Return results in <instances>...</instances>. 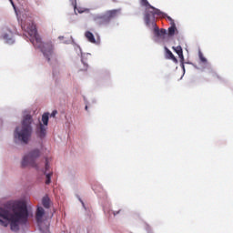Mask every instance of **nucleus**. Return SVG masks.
<instances>
[{
	"label": "nucleus",
	"instance_id": "obj_19",
	"mask_svg": "<svg viewBox=\"0 0 233 233\" xmlns=\"http://www.w3.org/2000/svg\"><path fill=\"white\" fill-rule=\"evenodd\" d=\"M42 205H43L44 208H50V198L44 197L42 198Z\"/></svg>",
	"mask_w": 233,
	"mask_h": 233
},
{
	"label": "nucleus",
	"instance_id": "obj_3",
	"mask_svg": "<svg viewBox=\"0 0 233 233\" xmlns=\"http://www.w3.org/2000/svg\"><path fill=\"white\" fill-rule=\"evenodd\" d=\"M34 134V116L30 111H24L21 125L13 132V140L15 145H28L30 137Z\"/></svg>",
	"mask_w": 233,
	"mask_h": 233
},
{
	"label": "nucleus",
	"instance_id": "obj_28",
	"mask_svg": "<svg viewBox=\"0 0 233 233\" xmlns=\"http://www.w3.org/2000/svg\"><path fill=\"white\" fill-rule=\"evenodd\" d=\"M180 63H181L180 66H181V68H182V70L184 72V75H185V62H180Z\"/></svg>",
	"mask_w": 233,
	"mask_h": 233
},
{
	"label": "nucleus",
	"instance_id": "obj_20",
	"mask_svg": "<svg viewBox=\"0 0 233 233\" xmlns=\"http://www.w3.org/2000/svg\"><path fill=\"white\" fill-rule=\"evenodd\" d=\"M77 199L80 201V203L82 204L83 208L86 210V216H88V218H91L92 217V212H90V210L86 208V206L85 205V202H83V200L81 199V198H79V196H77Z\"/></svg>",
	"mask_w": 233,
	"mask_h": 233
},
{
	"label": "nucleus",
	"instance_id": "obj_22",
	"mask_svg": "<svg viewBox=\"0 0 233 233\" xmlns=\"http://www.w3.org/2000/svg\"><path fill=\"white\" fill-rule=\"evenodd\" d=\"M50 170V162L48 161V158H46V163H45V168L43 169V172L48 173Z\"/></svg>",
	"mask_w": 233,
	"mask_h": 233
},
{
	"label": "nucleus",
	"instance_id": "obj_7",
	"mask_svg": "<svg viewBox=\"0 0 233 233\" xmlns=\"http://www.w3.org/2000/svg\"><path fill=\"white\" fill-rule=\"evenodd\" d=\"M45 216V208L43 207H38L35 213V219L37 222L38 228L42 233L48 232V222L43 221V218Z\"/></svg>",
	"mask_w": 233,
	"mask_h": 233
},
{
	"label": "nucleus",
	"instance_id": "obj_26",
	"mask_svg": "<svg viewBox=\"0 0 233 233\" xmlns=\"http://www.w3.org/2000/svg\"><path fill=\"white\" fill-rule=\"evenodd\" d=\"M72 39H74V37L71 36L70 40H65L63 43L64 45H72Z\"/></svg>",
	"mask_w": 233,
	"mask_h": 233
},
{
	"label": "nucleus",
	"instance_id": "obj_14",
	"mask_svg": "<svg viewBox=\"0 0 233 233\" xmlns=\"http://www.w3.org/2000/svg\"><path fill=\"white\" fill-rule=\"evenodd\" d=\"M165 50H166V54H167V58L171 59V61H173L175 63H177V58H176V56H174L172 51H170V49H168L167 47H165Z\"/></svg>",
	"mask_w": 233,
	"mask_h": 233
},
{
	"label": "nucleus",
	"instance_id": "obj_4",
	"mask_svg": "<svg viewBox=\"0 0 233 233\" xmlns=\"http://www.w3.org/2000/svg\"><path fill=\"white\" fill-rule=\"evenodd\" d=\"M41 149L38 147H35L30 149L27 153H25L21 160L22 168H26V167H32L36 170H39V166L37 165V159L41 157Z\"/></svg>",
	"mask_w": 233,
	"mask_h": 233
},
{
	"label": "nucleus",
	"instance_id": "obj_13",
	"mask_svg": "<svg viewBox=\"0 0 233 233\" xmlns=\"http://www.w3.org/2000/svg\"><path fill=\"white\" fill-rule=\"evenodd\" d=\"M85 37L87 39L89 43H92L93 45H96V36H94V34L90 31H86L85 33Z\"/></svg>",
	"mask_w": 233,
	"mask_h": 233
},
{
	"label": "nucleus",
	"instance_id": "obj_32",
	"mask_svg": "<svg viewBox=\"0 0 233 233\" xmlns=\"http://www.w3.org/2000/svg\"><path fill=\"white\" fill-rule=\"evenodd\" d=\"M10 1V3H11V5H12V6L15 8V5H14V1L13 0H9Z\"/></svg>",
	"mask_w": 233,
	"mask_h": 233
},
{
	"label": "nucleus",
	"instance_id": "obj_25",
	"mask_svg": "<svg viewBox=\"0 0 233 233\" xmlns=\"http://www.w3.org/2000/svg\"><path fill=\"white\" fill-rule=\"evenodd\" d=\"M178 57L180 59V63L185 62V56H183V51L178 54Z\"/></svg>",
	"mask_w": 233,
	"mask_h": 233
},
{
	"label": "nucleus",
	"instance_id": "obj_23",
	"mask_svg": "<svg viewBox=\"0 0 233 233\" xmlns=\"http://www.w3.org/2000/svg\"><path fill=\"white\" fill-rule=\"evenodd\" d=\"M173 50L178 56V54H181L183 52V47H181V46H173Z\"/></svg>",
	"mask_w": 233,
	"mask_h": 233
},
{
	"label": "nucleus",
	"instance_id": "obj_17",
	"mask_svg": "<svg viewBox=\"0 0 233 233\" xmlns=\"http://www.w3.org/2000/svg\"><path fill=\"white\" fill-rule=\"evenodd\" d=\"M176 30H177L176 24H171V26L168 27L167 34L169 35V37H172V35L176 34Z\"/></svg>",
	"mask_w": 233,
	"mask_h": 233
},
{
	"label": "nucleus",
	"instance_id": "obj_24",
	"mask_svg": "<svg viewBox=\"0 0 233 233\" xmlns=\"http://www.w3.org/2000/svg\"><path fill=\"white\" fill-rule=\"evenodd\" d=\"M198 57L201 61V65H203L205 63H208V61L205 58V56H203V53L199 52L198 53Z\"/></svg>",
	"mask_w": 233,
	"mask_h": 233
},
{
	"label": "nucleus",
	"instance_id": "obj_9",
	"mask_svg": "<svg viewBox=\"0 0 233 233\" xmlns=\"http://www.w3.org/2000/svg\"><path fill=\"white\" fill-rule=\"evenodd\" d=\"M72 45L74 46L75 51L76 52L77 56H80L81 57V63L84 65V68L82 70H87L88 68V63H86V57L90 56L89 53H83V50L81 49V46L76 43V40L72 38Z\"/></svg>",
	"mask_w": 233,
	"mask_h": 233
},
{
	"label": "nucleus",
	"instance_id": "obj_8",
	"mask_svg": "<svg viewBox=\"0 0 233 233\" xmlns=\"http://www.w3.org/2000/svg\"><path fill=\"white\" fill-rule=\"evenodd\" d=\"M0 39L6 43V45H14L15 38L14 37V32L8 27L4 25L0 30Z\"/></svg>",
	"mask_w": 233,
	"mask_h": 233
},
{
	"label": "nucleus",
	"instance_id": "obj_1",
	"mask_svg": "<svg viewBox=\"0 0 233 233\" xmlns=\"http://www.w3.org/2000/svg\"><path fill=\"white\" fill-rule=\"evenodd\" d=\"M21 28L24 31V35L32 43L35 48H37L42 52L44 57L52 65V63H56L57 61V57L56 56V53H54V45L49 43H43L41 41V37L37 35V29L35 28V25H34V21L32 17H27L21 19Z\"/></svg>",
	"mask_w": 233,
	"mask_h": 233
},
{
	"label": "nucleus",
	"instance_id": "obj_31",
	"mask_svg": "<svg viewBox=\"0 0 233 233\" xmlns=\"http://www.w3.org/2000/svg\"><path fill=\"white\" fill-rule=\"evenodd\" d=\"M120 212H121V209H119L118 211H113V215L117 216V214H119Z\"/></svg>",
	"mask_w": 233,
	"mask_h": 233
},
{
	"label": "nucleus",
	"instance_id": "obj_15",
	"mask_svg": "<svg viewBox=\"0 0 233 233\" xmlns=\"http://www.w3.org/2000/svg\"><path fill=\"white\" fill-rule=\"evenodd\" d=\"M202 72H205L208 70V72H214V69H212V65L210 63L206 62L205 64H200Z\"/></svg>",
	"mask_w": 233,
	"mask_h": 233
},
{
	"label": "nucleus",
	"instance_id": "obj_27",
	"mask_svg": "<svg viewBox=\"0 0 233 233\" xmlns=\"http://www.w3.org/2000/svg\"><path fill=\"white\" fill-rule=\"evenodd\" d=\"M56 116H57V110H54L51 115L50 117H56Z\"/></svg>",
	"mask_w": 233,
	"mask_h": 233
},
{
	"label": "nucleus",
	"instance_id": "obj_16",
	"mask_svg": "<svg viewBox=\"0 0 233 233\" xmlns=\"http://www.w3.org/2000/svg\"><path fill=\"white\" fill-rule=\"evenodd\" d=\"M50 119V114L48 113H44L42 115V123L44 127H48V121Z\"/></svg>",
	"mask_w": 233,
	"mask_h": 233
},
{
	"label": "nucleus",
	"instance_id": "obj_2",
	"mask_svg": "<svg viewBox=\"0 0 233 233\" xmlns=\"http://www.w3.org/2000/svg\"><path fill=\"white\" fill-rule=\"evenodd\" d=\"M0 226L8 227L13 232H18L19 225L26 227L28 225V218L30 211L28 206L25 202L19 203L16 206H12L11 209L0 208Z\"/></svg>",
	"mask_w": 233,
	"mask_h": 233
},
{
	"label": "nucleus",
	"instance_id": "obj_21",
	"mask_svg": "<svg viewBox=\"0 0 233 233\" xmlns=\"http://www.w3.org/2000/svg\"><path fill=\"white\" fill-rule=\"evenodd\" d=\"M158 17H167V20H169L170 25H176V23L174 22V19H172V17L168 16V15L165 14L162 12L161 15H157Z\"/></svg>",
	"mask_w": 233,
	"mask_h": 233
},
{
	"label": "nucleus",
	"instance_id": "obj_6",
	"mask_svg": "<svg viewBox=\"0 0 233 233\" xmlns=\"http://www.w3.org/2000/svg\"><path fill=\"white\" fill-rule=\"evenodd\" d=\"M119 10H110L103 14H96L93 15V21L96 23L98 26H105L112 21V18L116 17L117 15V13Z\"/></svg>",
	"mask_w": 233,
	"mask_h": 233
},
{
	"label": "nucleus",
	"instance_id": "obj_12",
	"mask_svg": "<svg viewBox=\"0 0 233 233\" xmlns=\"http://www.w3.org/2000/svg\"><path fill=\"white\" fill-rule=\"evenodd\" d=\"M72 5L74 6L75 14H84V12H88V9L85 7H77V2L76 0H72L71 2Z\"/></svg>",
	"mask_w": 233,
	"mask_h": 233
},
{
	"label": "nucleus",
	"instance_id": "obj_30",
	"mask_svg": "<svg viewBox=\"0 0 233 233\" xmlns=\"http://www.w3.org/2000/svg\"><path fill=\"white\" fill-rule=\"evenodd\" d=\"M103 210H104L105 214H106V212H108V208H106V206L103 207Z\"/></svg>",
	"mask_w": 233,
	"mask_h": 233
},
{
	"label": "nucleus",
	"instance_id": "obj_29",
	"mask_svg": "<svg viewBox=\"0 0 233 233\" xmlns=\"http://www.w3.org/2000/svg\"><path fill=\"white\" fill-rule=\"evenodd\" d=\"M67 127H70V125H72V119H67L66 123Z\"/></svg>",
	"mask_w": 233,
	"mask_h": 233
},
{
	"label": "nucleus",
	"instance_id": "obj_18",
	"mask_svg": "<svg viewBox=\"0 0 233 233\" xmlns=\"http://www.w3.org/2000/svg\"><path fill=\"white\" fill-rule=\"evenodd\" d=\"M46 176V185H50L52 183V176L54 175V172L49 171L48 173H44Z\"/></svg>",
	"mask_w": 233,
	"mask_h": 233
},
{
	"label": "nucleus",
	"instance_id": "obj_11",
	"mask_svg": "<svg viewBox=\"0 0 233 233\" xmlns=\"http://www.w3.org/2000/svg\"><path fill=\"white\" fill-rule=\"evenodd\" d=\"M46 128L47 127L41 122L36 126L35 134L38 139H44L46 137Z\"/></svg>",
	"mask_w": 233,
	"mask_h": 233
},
{
	"label": "nucleus",
	"instance_id": "obj_34",
	"mask_svg": "<svg viewBox=\"0 0 233 233\" xmlns=\"http://www.w3.org/2000/svg\"><path fill=\"white\" fill-rule=\"evenodd\" d=\"M85 108H86V110H88V105H86Z\"/></svg>",
	"mask_w": 233,
	"mask_h": 233
},
{
	"label": "nucleus",
	"instance_id": "obj_33",
	"mask_svg": "<svg viewBox=\"0 0 233 233\" xmlns=\"http://www.w3.org/2000/svg\"><path fill=\"white\" fill-rule=\"evenodd\" d=\"M58 39L62 41V39H65V36H58Z\"/></svg>",
	"mask_w": 233,
	"mask_h": 233
},
{
	"label": "nucleus",
	"instance_id": "obj_10",
	"mask_svg": "<svg viewBox=\"0 0 233 233\" xmlns=\"http://www.w3.org/2000/svg\"><path fill=\"white\" fill-rule=\"evenodd\" d=\"M140 5H141V6L146 7V11L144 14V21H145V17H147V12H149L150 14H153L154 17H156V15H162V14H163V12H161V10L152 6L150 5V3H148V0H140Z\"/></svg>",
	"mask_w": 233,
	"mask_h": 233
},
{
	"label": "nucleus",
	"instance_id": "obj_5",
	"mask_svg": "<svg viewBox=\"0 0 233 233\" xmlns=\"http://www.w3.org/2000/svg\"><path fill=\"white\" fill-rule=\"evenodd\" d=\"M145 25L150 30H153V34L156 37L155 41L159 43L160 39H165L167 36V29H159L157 25L156 24V16L154 14L147 12L145 17Z\"/></svg>",
	"mask_w": 233,
	"mask_h": 233
}]
</instances>
